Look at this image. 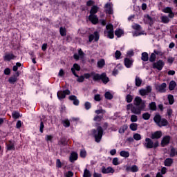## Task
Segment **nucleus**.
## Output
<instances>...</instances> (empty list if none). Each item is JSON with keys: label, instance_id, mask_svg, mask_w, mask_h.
I'll use <instances>...</instances> for the list:
<instances>
[{"label": "nucleus", "instance_id": "nucleus-54", "mask_svg": "<svg viewBox=\"0 0 177 177\" xmlns=\"http://www.w3.org/2000/svg\"><path fill=\"white\" fill-rule=\"evenodd\" d=\"M80 157H82V158H85V157H86V151L85 149L81 150Z\"/></svg>", "mask_w": 177, "mask_h": 177}, {"label": "nucleus", "instance_id": "nucleus-63", "mask_svg": "<svg viewBox=\"0 0 177 177\" xmlns=\"http://www.w3.org/2000/svg\"><path fill=\"white\" fill-rule=\"evenodd\" d=\"M4 74L6 75H9L10 74V68H6L5 70H4Z\"/></svg>", "mask_w": 177, "mask_h": 177}, {"label": "nucleus", "instance_id": "nucleus-29", "mask_svg": "<svg viewBox=\"0 0 177 177\" xmlns=\"http://www.w3.org/2000/svg\"><path fill=\"white\" fill-rule=\"evenodd\" d=\"M106 62L104 61V59H101L97 62V67H99V68H103Z\"/></svg>", "mask_w": 177, "mask_h": 177}, {"label": "nucleus", "instance_id": "nucleus-56", "mask_svg": "<svg viewBox=\"0 0 177 177\" xmlns=\"http://www.w3.org/2000/svg\"><path fill=\"white\" fill-rule=\"evenodd\" d=\"M84 107H85L86 110H89V109H91V107H92V104H91V102H86L84 104Z\"/></svg>", "mask_w": 177, "mask_h": 177}, {"label": "nucleus", "instance_id": "nucleus-38", "mask_svg": "<svg viewBox=\"0 0 177 177\" xmlns=\"http://www.w3.org/2000/svg\"><path fill=\"white\" fill-rule=\"evenodd\" d=\"M149 109L153 111L157 110V105L155 102H152L149 104Z\"/></svg>", "mask_w": 177, "mask_h": 177}, {"label": "nucleus", "instance_id": "nucleus-1", "mask_svg": "<svg viewBox=\"0 0 177 177\" xmlns=\"http://www.w3.org/2000/svg\"><path fill=\"white\" fill-rule=\"evenodd\" d=\"M127 111H131V113L136 115H140L142 111H145L146 109V104L145 102H142L140 106H135L132 104H129L127 105Z\"/></svg>", "mask_w": 177, "mask_h": 177}, {"label": "nucleus", "instance_id": "nucleus-33", "mask_svg": "<svg viewBox=\"0 0 177 177\" xmlns=\"http://www.w3.org/2000/svg\"><path fill=\"white\" fill-rule=\"evenodd\" d=\"M138 124L136 123H131L129 125V128L131 129V131H138Z\"/></svg>", "mask_w": 177, "mask_h": 177}, {"label": "nucleus", "instance_id": "nucleus-32", "mask_svg": "<svg viewBox=\"0 0 177 177\" xmlns=\"http://www.w3.org/2000/svg\"><path fill=\"white\" fill-rule=\"evenodd\" d=\"M97 10H99V8L97 6H93L90 11V15H96V13H97Z\"/></svg>", "mask_w": 177, "mask_h": 177}, {"label": "nucleus", "instance_id": "nucleus-4", "mask_svg": "<svg viewBox=\"0 0 177 177\" xmlns=\"http://www.w3.org/2000/svg\"><path fill=\"white\" fill-rule=\"evenodd\" d=\"M93 80L94 81H99L100 80H101V81H102L103 84H107V82H109V81H110L109 77H107V76L106 75V73H102L101 75L94 74L93 75Z\"/></svg>", "mask_w": 177, "mask_h": 177}, {"label": "nucleus", "instance_id": "nucleus-41", "mask_svg": "<svg viewBox=\"0 0 177 177\" xmlns=\"http://www.w3.org/2000/svg\"><path fill=\"white\" fill-rule=\"evenodd\" d=\"M131 122H138V116L135 114L131 115L130 118Z\"/></svg>", "mask_w": 177, "mask_h": 177}, {"label": "nucleus", "instance_id": "nucleus-14", "mask_svg": "<svg viewBox=\"0 0 177 177\" xmlns=\"http://www.w3.org/2000/svg\"><path fill=\"white\" fill-rule=\"evenodd\" d=\"M167 88V84L166 83H162L160 85H157L156 86V89L161 93H164L165 92V88Z\"/></svg>", "mask_w": 177, "mask_h": 177}, {"label": "nucleus", "instance_id": "nucleus-12", "mask_svg": "<svg viewBox=\"0 0 177 177\" xmlns=\"http://www.w3.org/2000/svg\"><path fill=\"white\" fill-rule=\"evenodd\" d=\"M80 70H81V66H80V65H78L77 64H74L73 66L71 68V71L75 77H78V75H77L75 71H80Z\"/></svg>", "mask_w": 177, "mask_h": 177}, {"label": "nucleus", "instance_id": "nucleus-47", "mask_svg": "<svg viewBox=\"0 0 177 177\" xmlns=\"http://www.w3.org/2000/svg\"><path fill=\"white\" fill-rule=\"evenodd\" d=\"M121 51L120 50H116L115 53V57L116 59V60H118L120 59H121Z\"/></svg>", "mask_w": 177, "mask_h": 177}, {"label": "nucleus", "instance_id": "nucleus-21", "mask_svg": "<svg viewBox=\"0 0 177 177\" xmlns=\"http://www.w3.org/2000/svg\"><path fill=\"white\" fill-rule=\"evenodd\" d=\"M79 54H74L73 57L75 60H79L80 57L82 59L84 57V52H82V49H79L78 50Z\"/></svg>", "mask_w": 177, "mask_h": 177}, {"label": "nucleus", "instance_id": "nucleus-19", "mask_svg": "<svg viewBox=\"0 0 177 177\" xmlns=\"http://www.w3.org/2000/svg\"><path fill=\"white\" fill-rule=\"evenodd\" d=\"M144 20L147 24H149L150 26L154 23V19L151 18L149 15L145 16Z\"/></svg>", "mask_w": 177, "mask_h": 177}, {"label": "nucleus", "instance_id": "nucleus-7", "mask_svg": "<svg viewBox=\"0 0 177 177\" xmlns=\"http://www.w3.org/2000/svg\"><path fill=\"white\" fill-rule=\"evenodd\" d=\"M164 62H162V60H159L153 64V68H156L159 71H161V70H162V68L164 67Z\"/></svg>", "mask_w": 177, "mask_h": 177}, {"label": "nucleus", "instance_id": "nucleus-39", "mask_svg": "<svg viewBox=\"0 0 177 177\" xmlns=\"http://www.w3.org/2000/svg\"><path fill=\"white\" fill-rule=\"evenodd\" d=\"M167 99H168V101H169V104H174V102H175V100H174V95H169L167 96Z\"/></svg>", "mask_w": 177, "mask_h": 177}, {"label": "nucleus", "instance_id": "nucleus-36", "mask_svg": "<svg viewBox=\"0 0 177 177\" xmlns=\"http://www.w3.org/2000/svg\"><path fill=\"white\" fill-rule=\"evenodd\" d=\"M120 155L121 156V157H124L125 158H128V157H129V152L127 151H120Z\"/></svg>", "mask_w": 177, "mask_h": 177}, {"label": "nucleus", "instance_id": "nucleus-50", "mask_svg": "<svg viewBox=\"0 0 177 177\" xmlns=\"http://www.w3.org/2000/svg\"><path fill=\"white\" fill-rule=\"evenodd\" d=\"M105 97H106V99L111 100V99H113V95L109 91L106 92L105 93Z\"/></svg>", "mask_w": 177, "mask_h": 177}, {"label": "nucleus", "instance_id": "nucleus-35", "mask_svg": "<svg viewBox=\"0 0 177 177\" xmlns=\"http://www.w3.org/2000/svg\"><path fill=\"white\" fill-rule=\"evenodd\" d=\"M141 59L143 60V62H147V60H149V54H147L146 52L142 53Z\"/></svg>", "mask_w": 177, "mask_h": 177}, {"label": "nucleus", "instance_id": "nucleus-17", "mask_svg": "<svg viewBox=\"0 0 177 177\" xmlns=\"http://www.w3.org/2000/svg\"><path fill=\"white\" fill-rule=\"evenodd\" d=\"M133 64V60L132 59L125 58L124 59V65L127 68H131L132 64Z\"/></svg>", "mask_w": 177, "mask_h": 177}, {"label": "nucleus", "instance_id": "nucleus-9", "mask_svg": "<svg viewBox=\"0 0 177 177\" xmlns=\"http://www.w3.org/2000/svg\"><path fill=\"white\" fill-rule=\"evenodd\" d=\"M100 35L98 32H95L94 34L90 35L88 37L89 42H92V41H99Z\"/></svg>", "mask_w": 177, "mask_h": 177}, {"label": "nucleus", "instance_id": "nucleus-3", "mask_svg": "<svg viewBox=\"0 0 177 177\" xmlns=\"http://www.w3.org/2000/svg\"><path fill=\"white\" fill-rule=\"evenodd\" d=\"M104 35L111 39L114 38V26L112 24H108L106 26V29L104 31Z\"/></svg>", "mask_w": 177, "mask_h": 177}, {"label": "nucleus", "instance_id": "nucleus-55", "mask_svg": "<svg viewBox=\"0 0 177 177\" xmlns=\"http://www.w3.org/2000/svg\"><path fill=\"white\" fill-rule=\"evenodd\" d=\"M176 155V150H175V148H171L170 151V157H175Z\"/></svg>", "mask_w": 177, "mask_h": 177}, {"label": "nucleus", "instance_id": "nucleus-42", "mask_svg": "<svg viewBox=\"0 0 177 177\" xmlns=\"http://www.w3.org/2000/svg\"><path fill=\"white\" fill-rule=\"evenodd\" d=\"M136 86H140V85H142V79L139 77H136Z\"/></svg>", "mask_w": 177, "mask_h": 177}, {"label": "nucleus", "instance_id": "nucleus-25", "mask_svg": "<svg viewBox=\"0 0 177 177\" xmlns=\"http://www.w3.org/2000/svg\"><path fill=\"white\" fill-rule=\"evenodd\" d=\"M69 100L73 102V104H75V106H78V104H80V101L77 100V97L75 95L69 96Z\"/></svg>", "mask_w": 177, "mask_h": 177}, {"label": "nucleus", "instance_id": "nucleus-43", "mask_svg": "<svg viewBox=\"0 0 177 177\" xmlns=\"http://www.w3.org/2000/svg\"><path fill=\"white\" fill-rule=\"evenodd\" d=\"M133 138L135 140H140V139H142V136L138 133H136L133 134Z\"/></svg>", "mask_w": 177, "mask_h": 177}, {"label": "nucleus", "instance_id": "nucleus-26", "mask_svg": "<svg viewBox=\"0 0 177 177\" xmlns=\"http://www.w3.org/2000/svg\"><path fill=\"white\" fill-rule=\"evenodd\" d=\"M115 35H116L118 38H120L122 35H124V30L122 29H117L115 31Z\"/></svg>", "mask_w": 177, "mask_h": 177}, {"label": "nucleus", "instance_id": "nucleus-22", "mask_svg": "<svg viewBox=\"0 0 177 177\" xmlns=\"http://www.w3.org/2000/svg\"><path fill=\"white\" fill-rule=\"evenodd\" d=\"M162 136V133L161 131H156L151 134V139H160Z\"/></svg>", "mask_w": 177, "mask_h": 177}, {"label": "nucleus", "instance_id": "nucleus-62", "mask_svg": "<svg viewBox=\"0 0 177 177\" xmlns=\"http://www.w3.org/2000/svg\"><path fill=\"white\" fill-rule=\"evenodd\" d=\"M155 60H156V54L155 53H151V56L149 57V61L154 62Z\"/></svg>", "mask_w": 177, "mask_h": 177}, {"label": "nucleus", "instance_id": "nucleus-53", "mask_svg": "<svg viewBox=\"0 0 177 177\" xmlns=\"http://www.w3.org/2000/svg\"><path fill=\"white\" fill-rule=\"evenodd\" d=\"M112 163L114 165H120V160L118 159V158H114L112 160Z\"/></svg>", "mask_w": 177, "mask_h": 177}, {"label": "nucleus", "instance_id": "nucleus-48", "mask_svg": "<svg viewBox=\"0 0 177 177\" xmlns=\"http://www.w3.org/2000/svg\"><path fill=\"white\" fill-rule=\"evenodd\" d=\"M83 176L84 177H91V171L89 170H88L87 169H85L84 171Z\"/></svg>", "mask_w": 177, "mask_h": 177}, {"label": "nucleus", "instance_id": "nucleus-2", "mask_svg": "<svg viewBox=\"0 0 177 177\" xmlns=\"http://www.w3.org/2000/svg\"><path fill=\"white\" fill-rule=\"evenodd\" d=\"M91 135L95 138V142L99 143L103 137V128H102L100 126L97 127V129H93L91 131Z\"/></svg>", "mask_w": 177, "mask_h": 177}, {"label": "nucleus", "instance_id": "nucleus-24", "mask_svg": "<svg viewBox=\"0 0 177 177\" xmlns=\"http://www.w3.org/2000/svg\"><path fill=\"white\" fill-rule=\"evenodd\" d=\"M19 77V74H17V75H14L13 76H11L8 79V82H10V84H15V82H17V77Z\"/></svg>", "mask_w": 177, "mask_h": 177}, {"label": "nucleus", "instance_id": "nucleus-28", "mask_svg": "<svg viewBox=\"0 0 177 177\" xmlns=\"http://www.w3.org/2000/svg\"><path fill=\"white\" fill-rule=\"evenodd\" d=\"M176 87V82H175V81L174 80L171 81L169 84V91H174Z\"/></svg>", "mask_w": 177, "mask_h": 177}, {"label": "nucleus", "instance_id": "nucleus-61", "mask_svg": "<svg viewBox=\"0 0 177 177\" xmlns=\"http://www.w3.org/2000/svg\"><path fill=\"white\" fill-rule=\"evenodd\" d=\"M77 82H84V80H85V77L84 76H78L77 77Z\"/></svg>", "mask_w": 177, "mask_h": 177}, {"label": "nucleus", "instance_id": "nucleus-44", "mask_svg": "<svg viewBox=\"0 0 177 177\" xmlns=\"http://www.w3.org/2000/svg\"><path fill=\"white\" fill-rule=\"evenodd\" d=\"M12 117L15 118V120H17L20 117V113L17 111H14L12 113Z\"/></svg>", "mask_w": 177, "mask_h": 177}, {"label": "nucleus", "instance_id": "nucleus-18", "mask_svg": "<svg viewBox=\"0 0 177 177\" xmlns=\"http://www.w3.org/2000/svg\"><path fill=\"white\" fill-rule=\"evenodd\" d=\"M142 103H145V104H146V102L142 100V98H140V97H136L135 98V100H134L135 106H142Z\"/></svg>", "mask_w": 177, "mask_h": 177}, {"label": "nucleus", "instance_id": "nucleus-10", "mask_svg": "<svg viewBox=\"0 0 177 177\" xmlns=\"http://www.w3.org/2000/svg\"><path fill=\"white\" fill-rule=\"evenodd\" d=\"M162 12H164V13H169V17L170 19L174 18V16H175V14L172 12V9L169 7H166L162 10Z\"/></svg>", "mask_w": 177, "mask_h": 177}, {"label": "nucleus", "instance_id": "nucleus-34", "mask_svg": "<svg viewBox=\"0 0 177 177\" xmlns=\"http://www.w3.org/2000/svg\"><path fill=\"white\" fill-rule=\"evenodd\" d=\"M127 129H128V125L127 124H124L119 129V133H124L125 131H127Z\"/></svg>", "mask_w": 177, "mask_h": 177}, {"label": "nucleus", "instance_id": "nucleus-15", "mask_svg": "<svg viewBox=\"0 0 177 177\" xmlns=\"http://www.w3.org/2000/svg\"><path fill=\"white\" fill-rule=\"evenodd\" d=\"M102 174H114L115 170L111 167H109L107 168L102 167Z\"/></svg>", "mask_w": 177, "mask_h": 177}, {"label": "nucleus", "instance_id": "nucleus-46", "mask_svg": "<svg viewBox=\"0 0 177 177\" xmlns=\"http://www.w3.org/2000/svg\"><path fill=\"white\" fill-rule=\"evenodd\" d=\"M150 117H151V115L149 113H144L142 114L143 120H150Z\"/></svg>", "mask_w": 177, "mask_h": 177}, {"label": "nucleus", "instance_id": "nucleus-23", "mask_svg": "<svg viewBox=\"0 0 177 177\" xmlns=\"http://www.w3.org/2000/svg\"><path fill=\"white\" fill-rule=\"evenodd\" d=\"M3 59L6 62H9L13 59H15V55L13 54H6L3 57Z\"/></svg>", "mask_w": 177, "mask_h": 177}, {"label": "nucleus", "instance_id": "nucleus-57", "mask_svg": "<svg viewBox=\"0 0 177 177\" xmlns=\"http://www.w3.org/2000/svg\"><path fill=\"white\" fill-rule=\"evenodd\" d=\"M19 67H21V64L17 62L16 66H14L12 68L13 71H17Z\"/></svg>", "mask_w": 177, "mask_h": 177}, {"label": "nucleus", "instance_id": "nucleus-45", "mask_svg": "<svg viewBox=\"0 0 177 177\" xmlns=\"http://www.w3.org/2000/svg\"><path fill=\"white\" fill-rule=\"evenodd\" d=\"M161 20H162V23H169V18H168V17L167 16H162L161 17Z\"/></svg>", "mask_w": 177, "mask_h": 177}, {"label": "nucleus", "instance_id": "nucleus-51", "mask_svg": "<svg viewBox=\"0 0 177 177\" xmlns=\"http://www.w3.org/2000/svg\"><path fill=\"white\" fill-rule=\"evenodd\" d=\"M62 124L66 128H68V127H70V121H68V120H63Z\"/></svg>", "mask_w": 177, "mask_h": 177}, {"label": "nucleus", "instance_id": "nucleus-31", "mask_svg": "<svg viewBox=\"0 0 177 177\" xmlns=\"http://www.w3.org/2000/svg\"><path fill=\"white\" fill-rule=\"evenodd\" d=\"M172 162H174V160L171 158H167L165 160V167H171V165H172Z\"/></svg>", "mask_w": 177, "mask_h": 177}, {"label": "nucleus", "instance_id": "nucleus-52", "mask_svg": "<svg viewBox=\"0 0 177 177\" xmlns=\"http://www.w3.org/2000/svg\"><path fill=\"white\" fill-rule=\"evenodd\" d=\"M139 168L136 165H133L131 167V172H138Z\"/></svg>", "mask_w": 177, "mask_h": 177}, {"label": "nucleus", "instance_id": "nucleus-64", "mask_svg": "<svg viewBox=\"0 0 177 177\" xmlns=\"http://www.w3.org/2000/svg\"><path fill=\"white\" fill-rule=\"evenodd\" d=\"M73 175H74V174H73V172L70 171L65 174V176L66 177H72Z\"/></svg>", "mask_w": 177, "mask_h": 177}, {"label": "nucleus", "instance_id": "nucleus-58", "mask_svg": "<svg viewBox=\"0 0 177 177\" xmlns=\"http://www.w3.org/2000/svg\"><path fill=\"white\" fill-rule=\"evenodd\" d=\"M53 139V136L52 135H47L46 136V140L47 142H52V140Z\"/></svg>", "mask_w": 177, "mask_h": 177}, {"label": "nucleus", "instance_id": "nucleus-49", "mask_svg": "<svg viewBox=\"0 0 177 177\" xmlns=\"http://www.w3.org/2000/svg\"><path fill=\"white\" fill-rule=\"evenodd\" d=\"M94 121H95L96 122H100V121H102V120H103V115H96L94 118Z\"/></svg>", "mask_w": 177, "mask_h": 177}, {"label": "nucleus", "instance_id": "nucleus-60", "mask_svg": "<svg viewBox=\"0 0 177 177\" xmlns=\"http://www.w3.org/2000/svg\"><path fill=\"white\" fill-rule=\"evenodd\" d=\"M59 144L63 145H67V140L64 138H62L59 142Z\"/></svg>", "mask_w": 177, "mask_h": 177}, {"label": "nucleus", "instance_id": "nucleus-37", "mask_svg": "<svg viewBox=\"0 0 177 177\" xmlns=\"http://www.w3.org/2000/svg\"><path fill=\"white\" fill-rule=\"evenodd\" d=\"M161 116L160 115H156L153 120L155 121L156 124H157V125H158L159 122H160L161 121Z\"/></svg>", "mask_w": 177, "mask_h": 177}, {"label": "nucleus", "instance_id": "nucleus-27", "mask_svg": "<svg viewBox=\"0 0 177 177\" xmlns=\"http://www.w3.org/2000/svg\"><path fill=\"white\" fill-rule=\"evenodd\" d=\"M7 150H15V142L13 141H10L9 144L6 145Z\"/></svg>", "mask_w": 177, "mask_h": 177}, {"label": "nucleus", "instance_id": "nucleus-8", "mask_svg": "<svg viewBox=\"0 0 177 177\" xmlns=\"http://www.w3.org/2000/svg\"><path fill=\"white\" fill-rule=\"evenodd\" d=\"M151 92V86H147L146 88L140 90V94L141 96H146V95H149Z\"/></svg>", "mask_w": 177, "mask_h": 177}, {"label": "nucleus", "instance_id": "nucleus-13", "mask_svg": "<svg viewBox=\"0 0 177 177\" xmlns=\"http://www.w3.org/2000/svg\"><path fill=\"white\" fill-rule=\"evenodd\" d=\"M171 140V137L169 136H166L163 137L161 145L162 147H165V146H167L169 143V141Z\"/></svg>", "mask_w": 177, "mask_h": 177}, {"label": "nucleus", "instance_id": "nucleus-20", "mask_svg": "<svg viewBox=\"0 0 177 177\" xmlns=\"http://www.w3.org/2000/svg\"><path fill=\"white\" fill-rule=\"evenodd\" d=\"M77 159L78 153H77V152H72L69 158L71 162H74V161H77Z\"/></svg>", "mask_w": 177, "mask_h": 177}, {"label": "nucleus", "instance_id": "nucleus-11", "mask_svg": "<svg viewBox=\"0 0 177 177\" xmlns=\"http://www.w3.org/2000/svg\"><path fill=\"white\" fill-rule=\"evenodd\" d=\"M88 20L93 24H97V23H99V19L97 18V16H96L95 15H90L88 16Z\"/></svg>", "mask_w": 177, "mask_h": 177}, {"label": "nucleus", "instance_id": "nucleus-5", "mask_svg": "<svg viewBox=\"0 0 177 177\" xmlns=\"http://www.w3.org/2000/svg\"><path fill=\"white\" fill-rule=\"evenodd\" d=\"M144 146L147 149H156V147H158V142L156 141L153 143L151 139L147 138H145V142L144 143Z\"/></svg>", "mask_w": 177, "mask_h": 177}, {"label": "nucleus", "instance_id": "nucleus-30", "mask_svg": "<svg viewBox=\"0 0 177 177\" xmlns=\"http://www.w3.org/2000/svg\"><path fill=\"white\" fill-rule=\"evenodd\" d=\"M158 125V127H167L168 125V121L166 119H161Z\"/></svg>", "mask_w": 177, "mask_h": 177}, {"label": "nucleus", "instance_id": "nucleus-16", "mask_svg": "<svg viewBox=\"0 0 177 177\" xmlns=\"http://www.w3.org/2000/svg\"><path fill=\"white\" fill-rule=\"evenodd\" d=\"M105 8L108 15H113V4L111 3H106Z\"/></svg>", "mask_w": 177, "mask_h": 177}, {"label": "nucleus", "instance_id": "nucleus-6", "mask_svg": "<svg viewBox=\"0 0 177 177\" xmlns=\"http://www.w3.org/2000/svg\"><path fill=\"white\" fill-rule=\"evenodd\" d=\"M71 92L69 90L65 91H59L57 93V97L59 100H62V99H64L66 95H70Z\"/></svg>", "mask_w": 177, "mask_h": 177}, {"label": "nucleus", "instance_id": "nucleus-40", "mask_svg": "<svg viewBox=\"0 0 177 177\" xmlns=\"http://www.w3.org/2000/svg\"><path fill=\"white\" fill-rule=\"evenodd\" d=\"M59 32H60V35H62V37H66V28L61 27L59 28Z\"/></svg>", "mask_w": 177, "mask_h": 177}, {"label": "nucleus", "instance_id": "nucleus-59", "mask_svg": "<svg viewBox=\"0 0 177 177\" xmlns=\"http://www.w3.org/2000/svg\"><path fill=\"white\" fill-rule=\"evenodd\" d=\"M132 95H127V97H126V100L127 102V103H131V102H132Z\"/></svg>", "mask_w": 177, "mask_h": 177}]
</instances>
